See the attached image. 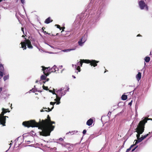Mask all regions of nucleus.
<instances>
[{
	"label": "nucleus",
	"mask_w": 152,
	"mask_h": 152,
	"mask_svg": "<svg viewBox=\"0 0 152 152\" xmlns=\"http://www.w3.org/2000/svg\"><path fill=\"white\" fill-rule=\"evenodd\" d=\"M64 88L63 89L62 88L60 89V90H59L56 91V93H54L56 95V98L55 99V100L57 101V104H58L60 103V102L59 101L61 97L62 96V91L63 90H64Z\"/></svg>",
	"instance_id": "6"
},
{
	"label": "nucleus",
	"mask_w": 152,
	"mask_h": 152,
	"mask_svg": "<svg viewBox=\"0 0 152 152\" xmlns=\"http://www.w3.org/2000/svg\"><path fill=\"white\" fill-rule=\"evenodd\" d=\"M45 27H43L42 28V30L43 31H44V30L45 29Z\"/></svg>",
	"instance_id": "42"
},
{
	"label": "nucleus",
	"mask_w": 152,
	"mask_h": 152,
	"mask_svg": "<svg viewBox=\"0 0 152 152\" xmlns=\"http://www.w3.org/2000/svg\"><path fill=\"white\" fill-rule=\"evenodd\" d=\"M62 28V31H61V32H62L63 31H64V29L65 28V27L64 26L62 27H61Z\"/></svg>",
	"instance_id": "35"
},
{
	"label": "nucleus",
	"mask_w": 152,
	"mask_h": 152,
	"mask_svg": "<svg viewBox=\"0 0 152 152\" xmlns=\"http://www.w3.org/2000/svg\"><path fill=\"white\" fill-rule=\"evenodd\" d=\"M21 30L23 32V34H24V28L23 27L21 28Z\"/></svg>",
	"instance_id": "36"
},
{
	"label": "nucleus",
	"mask_w": 152,
	"mask_h": 152,
	"mask_svg": "<svg viewBox=\"0 0 152 152\" xmlns=\"http://www.w3.org/2000/svg\"><path fill=\"white\" fill-rule=\"evenodd\" d=\"M43 32L45 34H48L45 31H43Z\"/></svg>",
	"instance_id": "39"
},
{
	"label": "nucleus",
	"mask_w": 152,
	"mask_h": 152,
	"mask_svg": "<svg viewBox=\"0 0 152 152\" xmlns=\"http://www.w3.org/2000/svg\"><path fill=\"white\" fill-rule=\"evenodd\" d=\"M107 71V70L106 69L105 71L104 72V73H105Z\"/></svg>",
	"instance_id": "48"
},
{
	"label": "nucleus",
	"mask_w": 152,
	"mask_h": 152,
	"mask_svg": "<svg viewBox=\"0 0 152 152\" xmlns=\"http://www.w3.org/2000/svg\"><path fill=\"white\" fill-rule=\"evenodd\" d=\"M4 71V67L2 64H0V78L1 79L3 76V72Z\"/></svg>",
	"instance_id": "11"
},
{
	"label": "nucleus",
	"mask_w": 152,
	"mask_h": 152,
	"mask_svg": "<svg viewBox=\"0 0 152 152\" xmlns=\"http://www.w3.org/2000/svg\"><path fill=\"white\" fill-rule=\"evenodd\" d=\"M141 36H142L140 34H138L137 36V37H141Z\"/></svg>",
	"instance_id": "41"
},
{
	"label": "nucleus",
	"mask_w": 152,
	"mask_h": 152,
	"mask_svg": "<svg viewBox=\"0 0 152 152\" xmlns=\"http://www.w3.org/2000/svg\"><path fill=\"white\" fill-rule=\"evenodd\" d=\"M47 76L45 75H42L41 76V79L42 80H46Z\"/></svg>",
	"instance_id": "20"
},
{
	"label": "nucleus",
	"mask_w": 152,
	"mask_h": 152,
	"mask_svg": "<svg viewBox=\"0 0 152 152\" xmlns=\"http://www.w3.org/2000/svg\"><path fill=\"white\" fill-rule=\"evenodd\" d=\"M89 61L88 59H80V61L78 63L77 65H80V66H82L83 63L88 64Z\"/></svg>",
	"instance_id": "10"
},
{
	"label": "nucleus",
	"mask_w": 152,
	"mask_h": 152,
	"mask_svg": "<svg viewBox=\"0 0 152 152\" xmlns=\"http://www.w3.org/2000/svg\"><path fill=\"white\" fill-rule=\"evenodd\" d=\"M2 112L0 114V123L3 126H5L6 117L8 118V116H4V114L7 112H9L8 109H6L4 108H2Z\"/></svg>",
	"instance_id": "4"
},
{
	"label": "nucleus",
	"mask_w": 152,
	"mask_h": 152,
	"mask_svg": "<svg viewBox=\"0 0 152 152\" xmlns=\"http://www.w3.org/2000/svg\"><path fill=\"white\" fill-rule=\"evenodd\" d=\"M9 78V75H7L4 76L3 78L4 80V81L8 79Z\"/></svg>",
	"instance_id": "23"
},
{
	"label": "nucleus",
	"mask_w": 152,
	"mask_h": 152,
	"mask_svg": "<svg viewBox=\"0 0 152 152\" xmlns=\"http://www.w3.org/2000/svg\"><path fill=\"white\" fill-rule=\"evenodd\" d=\"M49 80V79L46 77V80H45V81H43V82L45 83L46 82L48 81Z\"/></svg>",
	"instance_id": "28"
},
{
	"label": "nucleus",
	"mask_w": 152,
	"mask_h": 152,
	"mask_svg": "<svg viewBox=\"0 0 152 152\" xmlns=\"http://www.w3.org/2000/svg\"><path fill=\"white\" fill-rule=\"evenodd\" d=\"M58 69L55 65H54L52 68H50L51 73L56 72V71H58Z\"/></svg>",
	"instance_id": "12"
},
{
	"label": "nucleus",
	"mask_w": 152,
	"mask_h": 152,
	"mask_svg": "<svg viewBox=\"0 0 152 152\" xmlns=\"http://www.w3.org/2000/svg\"><path fill=\"white\" fill-rule=\"evenodd\" d=\"M109 113H111V112H109L108 113V114H109Z\"/></svg>",
	"instance_id": "49"
},
{
	"label": "nucleus",
	"mask_w": 152,
	"mask_h": 152,
	"mask_svg": "<svg viewBox=\"0 0 152 152\" xmlns=\"http://www.w3.org/2000/svg\"><path fill=\"white\" fill-rule=\"evenodd\" d=\"M66 93V91L65 90H63L62 91V96L64 95Z\"/></svg>",
	"instance_id": "24"
},
{
	"label": "nucleus",
	"mask_w": 152,
	"mask_h": 152,
	"mask_svg": "<svg viewBox=\"0 0 152 152\" xmlns=\"http://www.w3.org/2000/svg\"><path fill=\"white\" fill-rule=\"evenodd\" d=\"M54 124V121L50 120V121H49L44 126V127H42L41 129L42 131L40 132V135L44 136L50 135V132L53 130L55 127V126H53L52 124Z\"/></svg>",
	"instance_id": "2"
},
{
	"label": "nucleus",
	"mask_w": 152,
	"mask_h": 152,
	"mask_svg": "<svg viewBox=\"0 0 152 152\" xmlns=\"http://www.w3.org/2000/svg\"><path fill=\"white\" fill-rule=\"evenodd\" d=\"M86 129H84L83 130V134H85L86 133Z\"/></svg>",
	"instance_id": "31"
},
{
	"label": "nucleus",
	"mask_w": 152,
	"mask_h": 152,
	"mask_svg": "<svg viewBox=\"0 0 152 152\" xmlns=\"http://www.w3.org/2000/svg\"><path fill=\"white\" fill-rule=\"evenodd\" d=\"M89 61H88L89 62V63H90V65L91 66H93L94 67H95L97 66V63H99V61H96L95 60H89Z\"/></svg>",
	"instance_id": "9"
},
{
	"label": "nucleus",
	"mask_w": 152,
	"mask_h": 152,
	"mask_svg": "<svg viewBox=\"0 0 152 152\" xmlns=\"http://www.w3.org/2000/svg\"><path fill=\"white\" fill-rule=\"evenodd\" d=\"M76 69L77 70H78V71L79 72H80V66H77Z\"/></svg>",
	"instance_id": "29"
},
{
	"label": "nucleus",
	"mask_w": 152,
	"mask_h": 152,
	"mask_svg": "<svg viewBox=\"0 0 152 152\" xmlns=\"http://www.w3.org/2000/svg\"><path fill=\"white\" fill-rule=\"evenodd\" d=\"M47 118L45 120H42L41 121L39 119V122L37 123L34 120H31L27 121H25L23 122L22 125L25 127L29 128L30 127H39L41 129L42 127H44V126L49 121H50V118L49 115L47 116Z\"/></svg>",
	"instance_id": "1"
},
{
	"label": "nucleus",
	"mask_w": 152,
	"mask_h": 152,
	"mask_svg": "<svg viewBox=\"0 0 152 152\" xmlns=\"http://www.w3.org/2000/svg\"><path fill=\"white\" fill-rule=\"evenodd\" d=\"M149 134H150V132H149L148 134L145 135H144L143 136L142 135V137H141V138L142 139V140H143L145 138L149 135Z\"/></svg>",
	"instance_id": "21"
},
{
	"label": "nucleus",
	"mask_w": 152,
	"mask_h": 152,
	"mask_svg": "<svg viewBox=\"0 0 152 152\" xmlns=\"http://www.w3.org/2000/svg\"><path fill=\"white\" fill-rule=\"evenodd\" d=\"M137 139V140H135V141H136V142L134 144V145H135L137 144L138 143L141 142L142 140V139L141 138V137H140V138H138Z\"/></svg>",
	"instance_id": "17"
},
{
	"label": "nucleus",
	"mask_w": 152,
	"mask_h": 152,
	"mask_svg": "<svg viewBox=\"0 0 152 152\" xmlns=\"http://www.w3.org/2000/svg\"><path fill=\"white\" fill-rule=\"evenodd\" d=\"M49 91L50 92L52 93L53 94H54V93H55V91H52V90H49Z\"/></svg>",
	"instance_id": "34"
},
{
	"label": "nucleus",
	"mask_w": 152,
	"mask_h": 152,
	"mask_svg": "<svg viewBox=\"0 0 152 152\" xmlns=\"http://www.w3.org/2000/svg\"><path fill=\"white\" fill-rule=\"evenodd\" d=\"M42 88H43V89H44L46 90H48V87L47 86H44V85H43V86H42Z\"/></svg>",
	"instance_id": "25"
},
{
	"label": "nucleus",
	"mask_w": 152,
	"mask_h": 152,
	"mask_svg": "<svg viewBox=\"0 0 152 152\" xmlns=\"http://www.w3.org/2000/svg\"><path fill=\"white\" fill-rule=\"evenodd\" d=\"M138 146H136L132 150V151H134L135 150V149Z\"/></svg>",
	"instance_id": "32"
},
{
	"label": "nucleus",
	"mask_w": 152,
	"mask_h": 152,
	"mask_svg": "<svg viewBox=\"0 0 152 152\" xmlns=\"http://www.w3.org/2000/svg\"><path fill=\"white\" fill-rule=\"evenodd\" d=\"M24 0H20L21 2L23 4L24 2Z\"/></svg>",
	"instance_id": "38"
},
{
	"label": "nucleus",
	"mask_w": 152,
	"mask_h": 152,
	"mask_svg": "<svg viewBox=\"0 0 152 152\" xmlns=\"http://www.w3.org/2000/svg\"><path fill=\"white\" fill-rule=\"evenodd\" d=\"M83 37L82 38L80 39V40L78 42V43L79 45L80 46H82L83 44L86 41V40H84L83 39V37Z\"/></svg>",
	"instance_id": "13"
},
{
	"label": "nucleus",
	"mask_w": 152,
	"mask_h": 152,
	"mask_svg": "<svg viewBox=\"0 0 152 152\" xmlns=\"http://www.w3.org/2000/svg\"><path fill=\"white\" fill-rule=\"evenodd\" d=\"M52 21L53 20H51L50 17H49L45 20V23H46L48 24L52 22Z\"/></svg>",
	"instance_id": "16"
},
{
	"label": "nucleus",
	"mask_w": 152,
	"mask_h": 152,
	"mask_svg": "<svg viewBox=\"0 0 152 152\" xmlns=\"http://www.w3.org/2000/svg\"><path fill=\"white\" fill-rule=\"evenodd\" d=\"M55 26H57V27L58 28L60 29V30H61V29H62V28L61 27V26L58 25H56V24L55 25Z\"/></svg>",
	"instance_id": "26"
},
{
	"label": "nucleus",
	"mask_w": 152,
	"mask_h": 152,
	"mask_svg": "<svg viewBox=\"0 0 152 152\" xmlns=\"http://www.w3.org/2000/svg\"><path fill=\"white\" fill-rule=\"evenodd\" d=\"M93 120L91 118H90L87 121L86 124L88 126H90L92 125L93 123Z\"/></svg>",
	"instance_id": "14"
},
{
	"label": "nucleus",
	"mask_w": 152,
	"mask_h": 152,
	"mask_svg": "<svg viewBox=\"0 0 152 152\" xmlns=\"http://www.w3.org/2000/svg\"><path fill=\"white\" fill-rule=\"evenodd\" d=\"M22 37H25V36L24 35H23L22 36Z\"/></svg>",
	"instance_id": "46"
},
{
	"label": "nucleus",
	"mask_w": 152,
	"mask_h": 152,
	"mask_svg": "<svg viewBox=\"0 0 152 152\" xmlns=\"http://www.w3.org/2000/svg\"><path fill=\"white\" fill-rule=\"evenodd\" d=\"M135 145H132L130 147H129V148L127 149V150H126V152H129V151H130L131 150V148L134 146Z\"/></svg>",
	"instance_id": "22"
},
{
	"label": "nucleus",
	"mask_w": 152,
	"mask_h": 152,
	"mask_svg": "<svg viewBox=\"0 0 152 152\" xmlns=\"http://www.w3.org/2000/svg\"><path fill=\"white\" fill-rule=\"evenodd\" d=\"M2 1V0H0V2Z\"/></svg>",
	"instance_id": "50"
},
{
	"label": "nucleus",
	"mask_w": 152,
	"mask_h": 152,
	"mask_svg": "<svg viewBox=\"0 0 152 152\" xmlns=\"http://www.w3.org/2000/svg\"><path fill=\"white\" fill-rule=\"evenodd\" d=\"M147 118V120H148L149 119L148 118ZM145 118H145L144 119H145ZM150 119V120H152V119L151 118V119Z\"/></svg>",
	"instance_id": "44"
},
{
	"label": "nucleus",
	"mask_w": 152,
	"mask_h": 152,
	"mask_svg": "<svg viewBox=\"0 0 152 152\" xmlns=\"http://www.w3.org/2000/svg\"><path fill=\"white\" fill-rule=\"evenodd\" d=\"M147 119L146 118L145 119L140 121L136 129V132H137V134L136 135L137 138H140V135L142 134L144 132L145 128V123L147 122Z\"/></svg>",
	"instance_id": "3"
},
{
	"label": "nucleus",
	"mask_w": 152,
	"mask_h": 152,
	"mask_svg": "<svg viewBox=\"0 0 152 152\" xmlns=\"http://www.w3.org/2000/svg\"><path fill=\"white\" fill-rule=\"evenodd\" d=\"M11 144H12L11 143H10V145H11Z\"/></svg>",
	"instance_id": "51"
},
{
	"label": "nucleus",
	"mask_w": 152,
	"mask_h": 152,
	"mask_svg": "<svg viewBox=\"0 0 152 152\" xmlns=\"http://www.w3.org/2000/svg\"><path fill=\"white\" fill-rule=\"evenodd\" d=\"M43 109L44 110H47L46 109H47L46 108H45L44 107H43Z\"/></svg>",
	"instance_id": "43"
},
{
	"label": "nucleus",
	"mask_w": 152,
	"mask_h": 152,
	"mask_svg": "<svg viewBox=\"0 0 152 152\" xmlns=\"http://www.w3.org/2000/svg\"><path fill=\"white\" fill-rule=\"evenodd\" d=\"M53 107H54V106H53L51 109H50L49 107L48 108H47L48 110H48V111L47 112H48L51 111L52 110L53 108Z\"/></svg>",
	"instance_id": "27"
},
{
	"label": "nucleus",
	"mask_w": 152,
	"mask_h": 152,
	"mask_svg": "<svg viewBox=\"0 0 152 152\" xmlns=\"http://www.w3.org/2000/svg\"><path fill=\"white\" fill-rule=\"evenodd\" d=\"M127 98V95L123 94L122 96L121 99L123 100H126Z\"/></svg>",
	"instance_id": "18"
},
{
	"label": "nucleus",
	"mask_w": 152,
	"mask_h": 152,
	"mask_svg": "<svg viewBox=\"0 0 152 152\" xmlns=\"http://www.w3.org/2000/svg\"><path fill=\"white\" fill-rule=\"evenodd\" d=\"M56 103V102H51L50 103V104L53 105L54 104H55Z\"/></svg>",
	"instance_id": "30"
},
{
	"label": "nucleus",
	"mask_w": 152,
	"mask_h": 152,
	"mask_svg": "<svg viewBox=\"0 0 152 152\" xmlns=\"http://www.w3.org/2000/svg\"><path fill=\"white\" fill-rule=\"evenodd\" d=\"M72 77L74 78H76V77L75 76H74V75H72Z\"/></svg>",
	"instance_id": "45"
},
{
	"label": "nucleus",
	"mask_w": 152,
	"mask_h": 152,
	"mask_svg": "<svg viewBox=\"0 0 152 152\" xmlns=\"http://www.w3.org/2000/svg\"><path fill=\"white\" fill-rule=\"evenodd\" d=\"M141 77V73L140 72H138V74L136 76V78L138 81H139Z\"/></svg>",
	"instance_id": "15"
},
{
	"label": "nucleus",
	"mask_w": 152,
	"mask_h": 152,
	"mask_svg": "<svg viewBox=\"0 0 152 152\" xmlns=\"http://www.w3.org/2000/svg\"><path fill=\"white\" fill-rule=\"evenodd\" d=\"M25 40L23 42H21L20 43L21 45V48H23V50H26L27 48L26 45L28 48L32 49L33 47L31 44V42L30 40L28 39H26L25 38Z\"/></svg>",
	"instance_id": "5"
},
{
	"label": "nucleus",
	"mask_w": 152,
	"mask_h": 152,
	"mask_svg": "<svg viewBox=\"0 0 152 152\" xmlns=\"http://www.w3.org/2000/svg\"><path fill=\"white\" fill-rule=\"evenodd\" d=\"M139 5L141 10L144 9L145 8L146 11L148 10V7L147 5L143 1H140L138 2Z\"/></svg>",
	"instance_id": "7"
},
{
	"label": "nucleus",
	"mask_w": 152,
	"mask_h": 152,
	"mask_svg": "<svg viewBox=\"0 0 152 152\" xmlns=\"http://www.w3.org/2000/svg\"><path fill=\"white\" fill-rule=\"evenodd\" d=\"M45 111L47 112L48 111V110H44L43 108V109H42L41 110H40V112H44V111Z\"/></svg>",
	"instance_id": "33"
},
{
	"label": "nucleus",
	"mask_w": 152,
	"mask_h": 152,
	"mask_svg": "<svg viewBox=\"0 0 152 152\" xmlns=\"http://www.w3.org/2000/svg\"><path fill=\"white\" fill-rule=\"evenodd\" d=\"M144 60L146 62H148L150 61V58L149 57L147 56L145 58Z\"/></svg>",
	"instance_id": "19"
},
{
	"label": "nucleus",
	"mask_w": 152,
	"mask_h": 152,
	"mask_svg": "<svg viewBox=\"0 0 152 152\" xmlns=\"http://www.w3.org/2000/svg\"><path fill=\"white\" fill-rule=\"evenodd\" d=\"M59 140H63V139H62V138H60V139H59Z\"/></svg>",
	"instance_id": "47"
},
{
	"label": "nucleus",
	"mask_w": 152,
	"mask_h": 152,
	"mask_svg": "<svg viewBox=\"0 0 152 152\" xmlns=\"http://www.w3.org/2000/svg\"><path fill=\"white\" fill-rule=\"evenodd\" d=\"M132 101H131L128 104H129V105H130L131 106V105H132Z\"/></svg>",
	"instance_id": "37"
},
{
	"label": "nucleus",
	"mask_w": 152,
	"mask_h": 152,
	"mask_svg": "<svg viewBox=\"0 0 152 152\" xmlns=\"http://www.w3.org/2000/svg\"><path fill=\"white\" fill-rule=\"evenodd\" d=\"M2 88L1 87L0 88V92L2 91Z\"/></svg>",
	"instance_id": "40"
},
{
	"label": "nucleus",
	"mask_w": 152,
	"mask_h": 152,
	"mask_svg": "<svg viewBox=\"0 0 152 152\" xmlns=\"http://www.w3.org/2000/svg\"><path fill=\"white\" fill-rule=\"evenodd\" d=\"M42 70L43 71V73L46 76H48L50 73V67H46L43 66H42Z\"/></svg>",
	"instance_id": "8"
}]
</instances>
